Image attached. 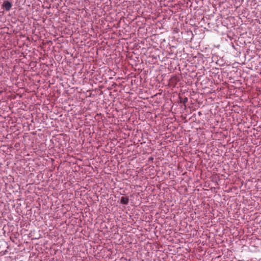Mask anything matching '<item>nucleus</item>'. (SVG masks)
I'll return each instance as SVG.
<instances>
[{
  "mask_svg": "<svg viewBox=\"0 0 261 261\" xmlns=\"http://www.w3.org/2000/svg\"><path fill=\"white\" fill-rule=\"evenodd\" d=\"M12 7V4L9 1H4L2 5L3 8L5 9L6 11H9Z\"/></svg>",
  "mask_w": 261,
  "mask_h": 261,
  "instance_id": "f257e3e1",
  "label": "nucleus"
},
{
  "mask_svg": "<svg viewBox=\"0 0 261 261\" xmlns=\"http://www.w3.org/2000/svg\"><path fill=\"white\" fill-rule=\"evenodd\" d=\"M120 201L122 204H127L128 203L129 199L128 197L123 196L121 198Z\"/></svg>",
  "mask_w": 261,
  "mask_h": 261,
  "instance_id": "f03ea898",
  "label": "nucleus"
},
{
  "mask_svg": "<svg viewBox=\"0 0 261 261\" xmlns=\"http://www.w3.org/2000/svg\"><path fill=\"white\" fill-rule=\"evenodd\" d=\"M188 101V99L187 98H186L185 99H184V102H186L187 101Z\"/></svg>",
  "mask_w": 261,
  "mask_h": 261,
  "instance_id": "7ed1b4c3",
  "label": "nucleus"
}]
</instances>
